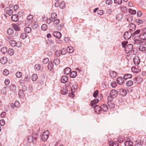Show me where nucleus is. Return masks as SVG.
<instances>
[{"instance_id": "30", "label": "nucleus", "mask_w": 146, "mask_h": 146, "mask_svg": "<svg viewBox=\"0 0 146 146\" xmlns=\"http://www.w3.org/2000/svg\"><path fill=\"white\" fill-rule=\"evenodd\" d=\"M12 25L15 31H19L20 30L19 27L17 25L15 24H13Z\"/></svg>"}, {"instance_id": "52", "label": "nucleus", "mask_w": 146, "mask_h": 146, "mask_svg": "<svg viewBox=\"0 0 146 146\" xmlns=\"http://www.w3.org/2000/svg\"><path fill=\"white\" fill-rule=\"evenodd\" d=\"M110 144H112V146H118L119 144L116 142L115 141L113 142L112 141L111 142H110L109 143V145H110Z\"/></svg>"}, {"instance_id": "5", "label": "nucleus", "mask_w": 146, "mask_h": 146, "mask_svg": "<svg viewBox=\"0 0 146 146\" xmlns=\"http://www.w3.org/2000/svg\"><path fill=\"white\" fill-rule=\"evenodd\" d=\"M124 78L121 77H118L117 78V81L118 84L120 85H122L124 83Z\"/></svg>"}, {"instance_id": "32", "label": "nucleus", "mask_w": 146, "mask_h": 146, "mask_svg": "<svg viewBox=\"0 0 146 146\" xmlns=\"http://www.w3.org/2000/svg\"><path fill=\"white\" fill-rule=\"evenodd\" d=\"M133 82L132 80H129L126 83V85L128 86H130L133 84Z\"/></svg>"}, {"instance_id": "55", "label": "nucleus", "mask_w": 146, "mask_h": 146, "mask_svg": "<svg viewBox=\"0 0 146 146\" xmlns=\"http://www.w3.org/2000/svg\"><path fill=\"white\" fill-rule=\"evenodd\" d=\"M24 91H23V90H19L18 95L20 97H22L23 95Z\"/></svg>"}, {"instance_id": "33", "label": "nucleus", "mask_w": 146, "mask_h": 146, "mask_svg": "<svg viewBox=\"0 0 146 146\" xmlns=\"http://www.w3.org/2000/svg\"><path fill=\"white\" fill-rule=\"evenodd\" d=\"M132 77V75L129 74H125L123 76V78L125 80L128 78H130Z\"/></svg>"}, {"instance_id": "62", "label": "nucleus", "mask_w": 146, "mask_h": 146, "mask_svg": "<svg viewBox=\"0 0 146 146\" xmlns=\"http://www.w3.org/2000/svg\"><path fill=\"white\" fill-rule=\"evenodd\" d=\"M99 91L98 90H96L94 93L93 94V96L94 98L97 97Z\"/></svg>"}, {"instance_id": "9", "label": "nucleus", "mask_w": 146, "mask_h": 146, "mask_svg": "<svg viewBox=\"0 0 146 146\" xmlns=\"http://www.w3.org/2000/svg\"><path fill=\"white\" fill-rule=\"evenodd\" d=\"M101 106H100L97 105H96L94 106V109L97 113H99V112L101 111Z\"/></svg>"}, {"instance_id": "37", "label": "nucleus", "mask_w": 146, "mask_h": 146, "mask_svg": "<svg viewBox=\"0 0 146 146\" xmlns=\"http://www.w3.org/2000/svg\"><path fill=\"white\" fill-rule=\"evenodd\" d=\"M67 50L69 53H71L74 52L73 48L72 47H68L67 48Z\"/></svg>"}, {"instance_id": "48", "label": "nucleus", "mask_w": 146, "mask_h": 146, "mask_svg": "<svg viewBox=\"0 0 146 146\" xmlns=\"http://www.w3.org/2000/svg\"><path fill=\"white\" fill-rule=\"evenodd\" d=\"M60 7L61 9H63L65 6V4L64 1H62L60 3Z\"/></svg>"}, {"instance_id": "13", "label": "nucleus", "mask_w": 146, "mask_h": 146, "mask_svg": "<svg viewBox=\"0 0 146 146\" xmlns=\"http://www.w3.org/2000/svg\"><path fill=\"white\" fill-rule=\"evenodd\" d=\"M99 100L98 99H96L93 100L91 101L90 103V105L93 107L94 108V106H95L96 104L98 103Z\"/></svg>"}, {"instance_id": "7", "label": "nucleus", "mask_w": 146, "mask_h": 146, "mask_svg": "<svg viewBox=\"0 0 146 146\" xmlns=\"http://www.w3.org/2000/svg\"><path fill=\"white\" fill-rule=\"evenodd\" d=\"M53 35L55 37L58 39L60 38L61 37V33L59 32H53Z\"/></svg>"}, {"instance_id": "20", "label": "nucleus", "mask_w": 146, "mask_h": 146, "mask_svg": "<svg viewBox=\"0 0 146 146\" xmlns=\"http://www.w3.org/2000/svg\"><path fill=\"white\" fill-rule=\"evenodd\" d=\"M72 84V83H70V86H72V88H71V90L72 92H73V89L74 90L76 89H77V83L76 82H74V84Z\"/></svg>"}, {"instance_id": "57", "label": "nucleus", "mask_w": 146, "mask_h": 146, "mask_svg": "<svg viewBox=\"0 0 146 146\" xmlns=\"http://www.w3.org/2000/svg\"><path fill=\"white\" fill-rule=\"evenodd\" d=\"M135 21L136 22L138 25L141 24H142L143 23V21L140 19H136L135 20Z\"/></svg>"}, {"instance_id": "45", "label": "nucleus", "mask_w": 146, "mask_h": 146, "mask_svg": "<svg viewBox=\"0 0 146 146\" xmlns=\"http://www.w3.org/2000/svg\"><path fill=\"white\" fill-rule=\"evenodd\" d=\"M41 29L43 31H46L47 29V26L46 24H43L41 27Z\"/></svg>"}, {"instance_id": "64", "label": "nucleus", "mask_w": 146, "mask_h": 146, "mask_svg": "<svg viewBox=\"0 0 146 146\" xmlns=\"http://www.w3.org/2000/svg\"><path fill=\"white\" fill-rule=\"evenodd\" d=\"M98 14L100 15H102L104 13V11L103 10H99L97 11Z\"/></svg>"}, {"instance_id": "15", "label": "nucleus", "mask_w": 146, "mask_h": 146, "mask_svg": "<svg viewBox=\"0 0 146 146\" xmlns=\"http://www.w3.org/2000/svg\"><path fill=\"white\" fill-rule=\"evenodd\" d=\"M109 74L111 78H113L117 76V73L113 71H111L110 72Z\"/></svg>"}, {"instance_id": "34", "label": "nucleus", "mask_w": 146, "mask_h": 146, "mask_svg": "<svg viewBox=\"0 0 146 146\" xmlns=\"http://www.w3.org/2000/svg\"><path fill=\"white\" fill-rule=\"evenodd\" d=\"M8 53L11 56L13 55L14 53V51L12 48H9L8 50Z\"/></svg>"}, {"instance_id": "10", "label": "nucleus", "mask_w": 146, "mask_h": 146, "mask_svg": "<svg viewBox=\"0 0 146 146\" xmlns=\"http://www.w3.org/2000/svg\"><path fill=\"white\" fill-rule=\"evenodd\" d=\"M0 61L2 64H5L7 62V58L5 56H3L0 59Z\"/></svg>"}, {"instance_id": "6", "label": "nucleus", "mask_w": 146, "mask_h": 146, "mask_svg": "<svg viewBox=\"0 0 146 146\" xmlns=\"http://www.w3.org/2000/svg\"><path fill=\"white\" fill-rule=\"evenodd\" d=\"M33 16V15H30L27 17V23H29V25H31L33 23L32 19Z\"/></svg>"}, {"instance_id": "22", "label": "nucleus", "mask_w": 146, "mask_h": 146, "mask_svg": "<svg viewBox=\"0 0 146 146\" xmlns=\"http://www.w3.org/2000/svg\"><path fill=\"white\" fill-rule=\"evenodd\" d=\"M71 71V69L70 68L68 67L64 69V72L65 74L68 75L70 74Z\"/></svg>"}, {"instance_id": "16", "label": "nucleus", "mask_w": 146, "mask_h": 146, "mask_svg": "<svg viewBox=\"0 0 146 146\" xmlns=\"http://www.w3.org/2000/svg\"><path fill=\"white\" fill-rule=\"evenodd\" d=\"M130 139H128L127 140L124 142V144L125 146H128L129 145H131L133 144V143L132 142L130 141L129 140Z\"/></svg>"}, {"instance_id": "26", "label": "nucleus", "mask_w": 146, "mask_h": 146, "mask_svg": "<svg viewBox=\"0 0 146 146\" xmlns=\"http://www.w3.org/2000/svg\"><path fill=\"white\" fill-rule=\"evenodd\" d=\"M123 17V14L120 13L118 14L116 17V18L117 20L120 21L121 20Z\"/></svg>"}, {"instance_id": "46", "label": "nucleus", "mask_w": 146, "mask_h": 146, "mask_svg": "<svg viewBox=\"0 0 146 146\" xmlns=\"http://www.w3.org/2000/svg\"><path fill=\"white\" fill-rule=\"evenodd\" d=\"M114 3L117 5H119L122 3V0H114Z\"/></svg>"}, {"instance_id": "51", "label": "nucleus", "mask_w": 146, "mask_h": 146, "mask_svg": "<svg viewBox=\"0 0 146 146\" xmlns=\"http://www.w3.org/2000/svg\"><path fill=\"white\" fill-rule=\"evenodd\" d=\"M22 73L20 72H17L16 74V76L17 78H21L22 76Z\"/></svg>"}, {"instance_id": "19", "label": "nucleus", "mask_w": 146, "mask_h": 146, "mask_svg": "<svg viewBox=\"0 0 146 146\" xmlns=\"http://www.w3.org/2000/svg\"><path fill=\"white\" fill-rule=\"evenodd\" d=\"M130 30L132 31H134L136 29V25L134 23H130L129 25Z\"/></svg>"}, {"instance_id": "39", "label": "nucleus", "mask_w": 146, "mask_h": 146, "mask_svg": "<svg viewBox=\"0 0 146 146\" xmlns=\"http://www.w3.org/2000/svg\"><path fill=\"white\" fill-rule=\"evenodd\" d=\"M113 98L112 97H111V96H110L108 97L107 99L108 100V104L109 105H110V103H111V102H112L113 99Z\"/></svg>"}, {"instance_id": "42", "label": "nucleus", "mask_w": 146, "mask_h": 146, "mask_svg": "<svg viewBox=\"0 0 146 146\" xmlns=\"http://www.w3.org/2000/svg\"><path fill=\"white\" fill-rule=\"evenodd\" d=\"M128 43V42L127 41H123V42L121 43V45L124 48H125V49L127 47V44Z\"/></svg>"}, {"instance_id": "56", "label": "nucleus", "mask_w": 146, "mask_h": 146, "mask_svg": "<svg viewBox=\"0 0 146 146\" xmlns=\"http://www.w3.org/2000/svg\"><path fill=\"white\" fill-rule=\"evenodd\" d=\"M49 60L48 58H45L42 61L43 63L44 64H46L49 61Z\"/></svg>"}, {"instance_id": "61", "label": "nucleus", "mask_w": 146, "mask_h": 146, "mask_svg": "<svg viewBox=\"0 0 146 146\" xmlns=\"http://www.w3.org/2000/svg\"><path fill=\"white\" fill-rule=\"evenodd\" d=\"M30 80V78L29 77L28 75H27L25 76L24 80L26 82H29Z\"/></svg>"}, {"instance_id": "50", "label": "nucleus", "mask_w": 146, "mask_h": 146, "mask_svg": "<svg viewBox=\"0 0 146 146\" xmlns=\"http://www.w3.org/2000/svg\"><path fill=\"white\" fill-rule=\"evenodd\" d=\"M35 69L37 70H39L40 69L41 66L39 64H36L35 66Z\"/></svg>"}, {"instance_id": "59", "label": "nucleus", "mask_w": 146, "mask_h": 146, "mask_svg": "<svg viewBox=\"0 0 146 146\" xmlns=\"http://www.w3.org/2000/svg\"><path fill=\"white\" fill-rule=\"evenodd\" d=\"M129 12L132 15H135L136 14V12L135 10H132V9H129Z\"/></svg>"}, {"instance_id": "11", "label": "nucleus", "mask_w": 146, "mask_h": 146, "mask_svg": "<svg viewBox=\"0 0 146 146\" xmlns=\"http://www.w3.org/2000/svg\"><path fill=\"white\" fill-rule=\"evenodd\" d=\"M110 94V96L112 98H115L117 96V92L115 90H112L111 91Z\"/></svg>"}, {"instance_id": "31", "label": "nucleus", "mask_w": 146, "mask_h": 146, "mask_svg": "<svg viewBox=\"0 0 146 146\" xmlns=\"http://www.w3.org/2000/svg\"><path fill=\"white\" fill-rule=\"evenodd\" d=\"M38 26V23L34 22L31 25V27L33 29H36Z\"/></svg>"}, {"instance_id": "54", "label": "nucleus", "mask_w": 146, "mask_h": 146, "mask_svg": "<svg viewBox=\"0 0 146 146\" xmlns=\"http://www.w3.org/2000/svg\"><path fill=\"white\" fill-rule=\"evenodd\" d=\"M50 21L52 22H54L56 24V25L58 24L60 22V20L58 19H52L51 20H50Z\"/></svg>"}, {"instance_id": "60", "label": "nucleus", "mask_w": 146, "mask_h": 146, "mask_svg": "<svg viewBox=\"0 0 146 146\" xmlns=\"http://www.w3.org/2000/svg\"><path fill=\"white\" fill-rule=\"evenodd\" d=\"M127 19V21L129 22H131L133 20L132 17L130 15L128 16Z\"/></svg>"}, {"instance_id": "24", "label": "nucleus", "mask_w": 146, "mask_h": 146, "mask_svg": "<svg viewBox=\"0 0 146 146\" xmlns=\"http://www.w3.org/2000/svg\"><path fill=\"white\" fill-rule=\"evenodd\" d=\"M12 21H17L18 19V15H13L11 17Z\"/></svg>"}, {"instance_id": "18", "label": "nucleus", "mask_w": 146, "mask_h": 146, "mask_svg": "<svg viewBox=\"0 0 146 146\" xmlns=\"http://www.w3.org/2000/svg\"><path fill=\"white\" fill-rule=\"evenodd\" d=\"M0 51L3 54H5L8 52V50L6 47H3L1 49Z\"/></svg>"}, {"instance_id": "58", "label": "nucleus", "mask_w": 146, "mask_h": 146, "mask_svg": "<svg viewBox=\"0 0 146 146\" xmlns=\"http://www.w3.org/2000/svg\"><path fill=\"white\" fill-rule=\"evenodd\" d=\"M9 72L7 69H5L3 71V74L5 76H7L9 74Z\"/></svg>"}, {"instance_id": "21", "label": "nucleus", "mask_w": 146, "mask_h": 146, "mask_svg": "<svg viewBox=\"0 0 146 146\" xmlns=\"http://www.w3.org/2000/svg\"><path fill=\"white\" fill-rule=\"evenodd\" d=\"M53 65L52 61H50L48 64V70H52L53 68Z\"/></svg>"}, {"instance_id": "49", "label": "nucleus", "mask_w": 146, "mask_h": 146, "mask_svg": "<svg viewBox=\"0 0 146 146\" xmlns=\"http://www.w3.org/2000/svg\"><path fill=\"white\" fill-rule=\"evenodd\" d=\"M117 140L119 142L121 143L124 140V139L119 136L118 137Z\"/></svg>"}, {"instance_id": "2", "label": "nucleus", "mask_w": 146, "mask_h": 146, "mask_svg": "<svg viewBox=\"0 0 146 146\" xmlns=\"http://www.w3.org/2000/svg\"><path fill=\"white\" fill-rule=\"evenodd\" d=\"M37 140V138L35 137H34L33 136H30L28 137L27 140L28 142L30 143H34Z\"/></svg>"}, {"instance_id": "47", "label": "nucleus", "mask_w": 146, "mask_h": 146, "mask_svg": "<svg viewBox=\"0 0 146 146\" xmlns=\"http://www.w3.org/2000/svg\"><path fill=\"white\" fill-rule=\"evenodd\" d=\"M135 80L138 83H140L143 81V78L140 77H138L135 78Z\"/></svg>"}, {"instance_id": "23", "label": "nucleus", "mask_w": 146, "mask_h": 146, "mask_svg": "<svg viewBox=\"0 0 146 146\" xmlns=\"http://www.w3.org/2000/svg\"><path fill=\"white\" fill-rule=\"evenodd\" d=\"M139 50L141 51H144L146 50V47L143 44H141L139 48Z\"/></svg>"}, {"instance_id": "3", "label": "nucleus", "mask_w": 146, "mask_h": 146, "mask_svg": "<svg viewBox=\"0 0 146 146\" xmlns=\"http://www.w3.org/2000/svg\"><path fill=\"white\" fill-rule=\"evenodd\" d=\"M133 61L134 64L136 66H138L140 62V59L137 56H136L133 58Z\"/></svg>"}, {"instance_id": "36", "label": "nucleus", "mask_w": 146, "mask_h": 146, "mask_svg": "<svg viewBox=\"0 0 146 146\" xmlns=\"http://www.w3.org/2000/svg\"><path fill=\"white\" fill-rule=\"evenodd\" d=\"M37 75L36 74H33L31 76V79L33 81H36L37 79Z\"/></svg>"}, {"instance_id": "40", "label": "nucleus", "mask_w": 146, "mask_h": 146, "mask_svg": "<svg viewBox=\"0 0 146 146\" xmlns=\"http://www.w3.org/2000/svg\"><path fill=\"white\" fill-rule=\"evenodd\" d=\"M27 36V35L25 33H22L21 35V38L22 39H24Z\"/></svg>"}, {"instance_id": "29", "label": "nucleus", "mask_w": 146, "mask_h": 146, "mask_svg": "<svg viewBox=\"0 0 146 146\" xmlns=\"http://www.w3.org/2000/svg\"><path fill=\"white\" fill-rule=\"evenodd\" d=\"M139 37L141 39L143 40H146V33H143L140 35Z\"/></svg>"}, {"instance_id": "14", "label": "nucleus", "mask_w": 146, "mask_h": 146, "mask_svg": "<svg viewBox=\"0 0 146 146\" xmlns=\"http://www.w3.org/2000/svg\"><path fill=\"white\" fill-rule=\"evenodd\" d=\"M101 111L103 112L107 111L108 109V107L106 105L104 104L101 106Z\"/></svg>"}, {"instance_id": "27", "label": "nucleus", "mask_w": 146, "mask_h": 146, "mask_svg": "<svg viewBox=\"0 0 146 146\" xmlns=\"http://www.w3.org/2000/svg\"><path fill=\"white\" fill-rule=\"evenodd\" d=\"M48 136L45 133H43L41 136V139L43 141H45L48 138Z\"/></svg>"}, {"instance_id": "63", "label": "nucleus", "mask_w": 146, "mask_h": 146, "mask_svg": "<svg viewBox=\"0 0 146 146\" xmlns=\"http://www.w3.org/2000/svg\"><path fill=\"white\" fill-rule=\"evenodd\" d=\"M19 106V103L18 101H15L14 103V106L15 108H18Z\"/></svg>"}, {"instance_id": "53", "label": "nucleus", "mask_w": 146, "mask_h": 146, "mask_svg": "<svg viewBox=\"0 0 146 146\" xmlns=\"http://www.w3.org/2000/svg\"><path fill=\"white\" fill-rule=\"evenodd\" d=\"M57 14L55 12L52 13L51 15V17L52 19H54L56 18Z\"/></svg>"}, {"instance_id": "35", "label": "nucleus", "mask_w": 146, "mask_h": 146, "mask_svg": "<svg viewBox=\"0 0 146 146\" xmlns=\"http://www.w3.org/2000/svg\"><path fill=\"white\" fill-rule=\"evenodd\" d=\"M14 32L13 29L12 28H9L7 30V32L9 35H12Z\"/></svg>"}, {"instance_id": "43", "label": "nucleus", "mask_w": 146, "mask_h": 146, "mask_svg": "<svg viewBox=\"0 0 146 146\" xmlns=\"http://www.w3.org/2000/svg\"><path fill=\"white\" fill-rule=\"evenodd\" d=\"M16 88V86L15 84H11L10 86V89L11 91H15Z\"/></svg>"}, {"instance_id": "12", "label": "nucleus", "mask_w": 146, "mask_h": 146, "mask_svg": "<svg viewBox=\"0 0 146 146\" xmlns=\"http://www.w3.org/2000/svg\"><path fill=\"white\" fill-rule=\"evenodd\" d=\"M68 78L67 76H62L61 81L62 83H66L68 80Z\"/></svg>"}, {"instance_id": "41", "label": "nucleus", "mask_w": 146, "mask_h": 146, "mask_svg": "<svg viewBox=\"0 0 146 146\" xmlns=\"http://www.w3.org/2000/svg\"><path fill=\"white\" fill-rule=\"evenodd\" d=\"M132 71L134 73H137L140 70L139 69H137L136 67H133L131 68Z\"/></svg>"}, {"instance_id": "25", "label": "nucleus", "mask_w": 146, "mask_h": 146, "mask_svg": "<svg viewBox=\"0 0 146 146\" xmlns=\"http://www.w3.org/2000/svg\"><path fill=\"white\" fill-rule=\"evenodd\" d=\"M9 44L10 45L12 46H16L17 47H19L17 45V43L16 41L15 40H11L9 42Z\"/></svg>"}, {"instance_id": "38", "label": "nucleus", "mask_w": 146, "mask_h": 146, "mask_svg": "<svg viewBox=\"0 0 146 146\" xmlns=\"http://www.w3.org/2000/svg\"><path fill=\"white\" fill-rule=\"evenodd\" d=\"M25 32L27 33H30L31 31V29L29 27H27L25 28Z\"/></svg>"}, {"instance_id": "8", "label": "nucleus", "mask_w": 146, "mask_h": 146, "mask_svg": "<svg viewBox=\"0 0 146 146\" xmlns=\"http://www.w3.org/2000/svg\"><path fill=\"white\" fill-rule=\"evenodd\" d=\"M5 11L6 13L8 15L10 16L13 14V11L9 7H7L5 9Z\"/></svg>"}, {"instance_id": "44", "label": "nucleus", "mask_w": 146, "mask_h": 146, "mask_svg": "<svg viewBox=\"0 0 146 146\" xmlns=\"http://www.w3.org/2000/svg\"><path fill=\"white\" fill-rule=\"evenodd\" d=\"M53 62L55 65H58L60 63V60L59 59L56 58L54 59Z\"/></svg>"}, {"instance_id": "28", "label": "nucleus", "mask_w": 146, "mask_h": 146, "mask_svg": "<svg viewBox=\"0 0 146 146\" xmlns=\"http://www.w3.org/2000/svg\"><path fill=\"white\" fill-rule=\"evenodd\" d=\"M77 75V72L76 71H73L70 73V76L71 78H75Z\"/></svg>"}, {"instance_id": "17", "label": "nucleus", "mask_w": 146, "mask_h": 146, "mask_svg": "<svg viewBox=\"0 0 146 146\" xmlns=\"http://www.w3.org/2000/svg\"><path fill=\"white\" fill-rule=\"evenodd\" d=\"M133 46L131 44H129L127 46L126 50H128L129 52H131L133 48Z\"/></svg>"}, {"instance_id": "4", "label": "nucleus", "mask_w": 146, "mask_h": 146, "mask_svg": "<svg viewBox=\"0 0 146 146\" xmlns=\"http://www.w3.org/2000/svg\"><path fill=\"white\" fill-rule=\"evenodd\" d=\"M119 94L123 96H125L127 94L126 90L123 89H121L119 90Z\"/></svg>"}, {"instance_id": "1", "label": "nucleus", "mask_w": 146, "mask_h": 146, "mask_svg": "<svg viewBox=\"0 0 146 146\" xmlns=\"http://www.w3.org/2000/svg\"><path fill=\"white\" fill-rule=\"evenodd\" d=\"M132 35V33L131 32L127 31L124 33L123 37L125 40H127L131 37Z\"/></svg>"}]
</instances>
